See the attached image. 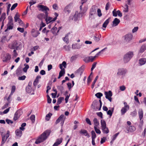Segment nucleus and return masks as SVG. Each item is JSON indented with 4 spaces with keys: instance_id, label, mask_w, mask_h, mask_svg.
<instances>
[{
    "instance_id": "obj_1",
    "label": "nucleus",
    "mask_w": 146,
    "mask_h": 146,
    "mask_svg": "<svg viewBox=\"0 0 146 146\" xmlns=\"http://www.w3.org/2000/svg\"><path fill=\"white\" fill-rule=\"evenodd\" d=\"M50 132L49 131H46L36 140L35 143L38 144L45 140L49 136Z\"/></svg>"
},
{
    "instance_id": "obj_2",
    "label": "nucleus",
    "mask_w": 146,
    "mask_h": 146,
    "mask_svg": "<svg viewBox=\"0 0 146 146\" xmlns=\"http://www.w3.org/2000/svg\"><path fill=\"white\" fill-rule=\"evenodd\" d=\"M8 47L11 49H16V50H21L22 48V44L20 42L14 40L12 43L9 44Z\"/></svg>"
},
{
    "instance_id": "obj_3",
    "label": "nucleus",
    "mask_w": 146,
    "mask_h": 146,
    "mask_svg": "<svg viewBox=\"0 0 146 146\" xmlns=\"http://www.w3.org/2000/svg\"><path fill=\"white\" fill-rule=\"evenodd\" d=\"M124 43L127 44L130 42L133 38V35L131 33H128L125 35L123 37Z\"/></svg>"
},
{
    "instance_id": "obj_4",
    "label": "nucleus",
    "mask_w": 146,
    "mask_h": 146,
    "mask_svg": "<svg viewBox=\"0 0 146 146\" xmlns=\"http://www.w3.org/2000/svg\"><path fill=\"white\" fill-rule=\"evenodd\" d=\"M133 55V52H129L127 53L124 57L123 60L125 63H127L131 58Z\"/></svg>"
},
{
    "instance_id": "obj_5",
    "label": "nucleus",
    "mask_w": 146,
    "mask_h": 146,
    "mask_svg": "<svg viewBox=\"0 0 146 146\" xmlns=\"http://www.w3.org/2000/svg\"><path fill=\"white\" fill-rule=\"evenodd\" d=\"M37 7L39 9V10L45 12L46 16H47L48 14L47 11L49 10V9L47 7L42 5H38Z\"/></svg>"
},
{
    "instance_id": "obj_6",
    "label": "nucleus",
    "mask_w": 146,
    "mask_h": 146,
    "mask_svg": "<svg viewBox=\"0 0 146 146\" xmlns=\"http://www.w3.org/2000/svg\"><path fill=\"white\" fill-rule=\"evenodd\" d=\"M99 101L100 103V106L99 108L97 107L99 105L98 102H94L92 104V108L95 110H101L102 105V102L100 100Z\"/></svg>"
},
{
    "instance_id": "obj_7",
    "label": "nucleus",
    "mask_w": 146,
    "mask_h": 146,
    "mask_svg": "<svg viewBox=\"0 0 146 146\" xmlns=\"http://www.w3.org/2000/svg\"><path fill=\"white\" fill-rule=\"evenodd\" d=\"M127 72V70L124 68H119L117 70V75L118 76H124Z\"/></svg>"
},
{
    "instance_id": "obj_8",
    "label": "nucleus",
    "mask_w": 146,
    "mask_h": 146,
    "mask_svg": "<svg viewBox=\"0 0 146 146\" xmlns=\"http://www.w3.org/2000/svg\"><path fill=\"white\" fill-rule=\"evenodd\" d=\"M11 58V55L8 53L4 55L2 57L3 61L4 62H9Z\"/></svg>"
},
{
    "instance_id": "obj_9",
    "label": "nucleus",
    "mask_w": 146,
    "mask_h": 146,
    "mask_svg": "<svg viewBox=\"0 0 146 146\" xmlns=\"http://www.w3.org/2000/svg\"><path fill=\"white\" fill-rule=\"evenodd\" d=\"M104 94L105 95L106 98L108 99L110 102L112 100L111 97L112 96V93L111 91L110 90L108 92H105Z\"/></svg>"
},
{
    "instance_id": "obj_10",
    "label": "nucleus",
    "mask_w": 146,
    "mask_h": 146,
    "mask_svg": "<svg viewBox=\"0 0 146 146\" xmlns=\"http://www.w3.org/2000/svg\"><path fill=\"white\" fill-rule=\"evenodd\" d=\"M81 17H82L80 14L78 13V12H75L74 15L71 16L70 17V18L72 20L76 21L78 19Z\"/></svg>"
},
{
    "instance_id": "obj_11",
    "label": "nucleus",
    "mask_w": 146,
    "mask_h": 146,
    "mask_svg": "<svg viewBox=\"0 0 146 146\" xmlns=\"http://www.w3.org/2000/svg\"><path fill=\"white\" fill-rule=\"evenodd\" d=\"M22 111L21 110H19L17 111L14 115V120L15 121L22 114Z\"/></svg>"
},
{
    "instance_id": "obj_12",
    "label": "nucleus",
    "mask_w": 146,
    "mask_h": 146,
    "mask_svg": "<svg viewBox=\"0 0 146 146\" xmlns=\"http://www.w3.org/2000/svg\"><path fill=\"white\" fill-rule=\"evenodd\" d=\"M13 20L12 18L10 19L8 21L7 25V29L11 30L13 29Z\"/></svg>"
},
{
    "instance_id": "obj_13",
    "label": "nucleus",
    "mask_w": 146,
    "mask_h": 146,
    "mask_svg": "<svg viewBox=\"0 0 146 146\" xmlns=\"http://www.w3.org/2000/svg\"><path fill=\"white\" fill-rule=\"evenodd\" d=\"M139 66H142L146 64V58H143L139 59Z\"/></svg>"
},
{
    "instance_id": "obj_14",
    "label": "nucleus",
    "mask_w": 146,
    "mask_h": 146,
    "mask_svg": "<svg viewBox=\"0 0 146 146\" xmlns=\"http://www.w3.org/2000/svg\"><path fill=\"white\" fill-rule=\"evenodd\" d=\"M80 12L79 13L81 17L84 16V14L86 13L87 10V8L86 7H84L83 9H82V5L80 6Z\"/></svg>"
},
{
    "instance_id": "obj_15",
    "label": "nucleus",
    "mask_w": 146,
    "mask_h": 146,
    "mask_svg": "<svg viewBox=\"0 0 146 146\" xmlns=\"http://www.w3.org/2000/svg\"><path fill=\"white\" fill-rule=\"evenodd\" d=\"M22 130L19 129H17L15 131L16 137L19 138L22 135Z\"/></svg>"
},
{
    "instance_id": "obj_16",
    "label": "nucleus",
    "mask_w": 146,
    "mask_h": 146,
    "mask_svg": "<svg viewBox=\"0 0 146 146\" xmlns=\"http://www.w3.org/2000/svg\"><path fill=\"white\" fill-rule=\"evenodd\" d=\"M120 22V20L117 18L114 19L113 21L112 22V27H115L117 26Z\"/></svg>"
},
{
    "instance_id": "obj_17",
    "label": "nucleus",
    "mask_w": 146,
    "mask_h": 146,
    "mask_svg": "<svg viewBox=\"0 0 146 146\" xmlns=\"http://www.w3.org/2000/svg\"><path fill=\"white\" fill-rule=\"evenodd\" d=\"M129 106H124L123 107L121 110V115H124L126 111L129 110Z\"/></svg>"
},
{
    "instance_id": "obj_18",
    "label": "nucleus",
    "mask_w": 146,
    "mask_h": 146,
    "mask_svg": "<svg viewBox=\"0 0 146 146\" xmlns=\"http://www.w3.org/2000/svg\"><path fill=\"white\" fill-rule=\"evenodd\" d=\"M31 84L32 83L31 82H29L28 86H27L26 88V91L28 93H31L32 92V89L31 86Z\"/></svg>"
},
{
    "instance_id": "obj_19",
    "label": "nucleus",
    "mask_w": 146,
    "mask_h": 146,
    "mask_svg": "<svg viewBox=\"0 0 146 146\" xmlns=\"http://www.w3.org/2000/svg\"><path fill=\"white\" fill-rule=\"evenodd\" d=\"M96 13V9L95 7H93L90 9V17H91V16L94 15Z\"/></svg>"
},
{
    "instance_id": "obj_20",
    "label": "nucleus",
    "mask_w": 146,
    "mask_h": 146,
    "mask_svg": "<svg viewBox=\"0 0 146 146\" xmlns=\"http://www.w3.org/2000/svg\"><path fill=\"white\" fill-rule=\"evenodd\" d=\"M31 33L32 36L34 37H36L40 34L39 32L37 30L33 29L32 30Z\"/></svg>"
},
{
    "instance_id": "obj_21",
    "label": "nucleus",
    "mask_w": 146,
    "mask_h": 146,
    "mask_svg": "<svg viewBox=\"0 0 146 146\" xmlns=\"http://www.w3.org/2000/svg\"><path fill=\"white\" fill-rule=\"evenodd\" d=\"M145 50H146V44H144L141 46L140 49L139 50L138 53H142Z\"/></svg>"
},
{
    "instance_id": "obj_22",
    "label": "nucleus",
    "mask_w": 146,
    "mask_h": 146,
    "mask_svg": "<svg viewBox=\"0 0 146 146\" xmlns=\"http://www.w3.org/2000/svg\"><path fill=\"white\" fill-rule=\"evenodd\" d=\"M80 133L81 134H83L85 136H87L88 138H89L90 137L89 134L86 130L82 129L80 131Z\"/></svg>"
},
{
    "instance_id": "obj_23",
    "label": "nucleus",
    "mask_w": 146,
    "mask_h": 146,
    "mask_svg": "<svg viewBox=\"0 0 146 146\" xmlns=\"http://www.w3.org/2000/svg\"><path fill=\"white\" fill-rule=\"evenodd\" d=\"M62 138H60L57 139L56 142L53 145V146H57L60 144L62 142Z\"/></svg>"
},
{
    "instance_id": "obj_24",
    "label": "nucleus",
    "mask_w": 146,
    "mask_h": 146,
    "mask_svg": "<svg viewBox=\"0 0 146 146\" xmlns=\"http://www.w3.org/2000/svg\"><path fill=\"white\" fill-rule=\"evenodd\" d=\"M93 56H90L86 57L84 59V61L86 62H92L94 60Z\"/></svg>"
},
{
    "instance_id": "obj_25",
    "label": "nucleus",
    "mask_w": 146,
    "mask_h": 146,
    "mask_svg": "<svg viewBox=\"0 0 146 146\" xmlns=\"http://www.w3.org/2000/svg\"><path fill=\"white\" fill-rule=\"evenodd\" d=\"M70 6L68 5L65 7L64 9V12L67 13H69L70 12Z\"/></svg>"
},
{
    "instance_id": "obj_26",
    "label": "nucleus",
    "mask_w": 146,
    "mask_h": 146,
    "mask_svg": "<svg viewBox=\"0 0 146 146\" xmlns=\"http://www.w3.org/2000/svg\"><path fill=\"white\" fill-rule=\"evenodd\" d=\"M138 114L140 119L141 120L143 116V111L142 109H140L139 110Z\"/></svg>"
},
{
    "instance_id": "obj_27",
    "label": "nucleus",
    "mask_w": 146,
    "mask_h": 146,
    "mask_svg": "<svg viewBox=\"0 0 146 146\" xmlns=\"http://www.w3.org/2000/svg\"><path fill=\"white\" fill-rule=\"evenodd\" d=\"M46 18H45V20L46 21V23L48 24L49 23H50L54 21H53V18L50 17H48V15L47 16H46Z\"/></svg>"
},
{
    "instance_id": "obj_28",
    "label": "nucleus",
    "mask_w": 146,
    "mask_h": 146,
    "mask_svg": "<svg viewBox=\"0 0 146 146\" xmlns=\"http://www.w3.org/2000/svg\"><path fill=\"white\" fill-rule=\"evenodd\" d=\"M101 125L102 129H103L106 127V122L104 120H101Z\"/></svg>"
},
{
    "instance_id": "obj_29",
    "label": "nucleus",
    "mask_w": 146,
    "mask_h": 146,
    "mask_svg": "<svg viewBox=\"0 0 146 146\" xmlns=\"http://www.w3.org/2000/svg\"><path fill=\"white\" fill-rule=\"evenodd\" d=\"M64 117V115L62 114L56 120L55 123L56 124L59 122L60 121H61L62 120Z\"/></svg>"
},
{
    "instance_id": "obj_30",
    "label": "nucleus",
    "mask_w": 146,
    "mask_h": 146,
    "mask_svg": "<svg viewBox=\"0 0 146 146\" xmlns=\"http://www.w3.org/2000/svg\"><path fill=\"white\" fill-rule=\"evenodd\" d=\"M64 67V68H66V62L64 61L62 63L59 65L60 68L62 70L63 69V67Z\"/></svg>"
},
{
    "instance_id": "obj_31",
    "label": "nucleus",
    "mask_w": 146,
    "mask_h": 146,
    "mask_svg": "<svg viewBox=\"0 0 146 146\" xmlns=\"http://www.w3.org/2000/svg\"><path fill=\"white\" fill-rule=\"evenodd\" d=\"M101 36L100 35H96L94 36V40L96 41H98L100 40Z\"/></svg>"
},
{
    "instance_id": "obj_32",
    "label": "nucleus",
    "mask_w": 146,
    "mask_h": 146,
    "mask_svg": "<svg viewBox=\"0 0 146 146\" xmlns=\"http://www.w3.org/2000/svg\"><path fill=\"white\" fill-rule=\"evenodd\" d=\"M83 71L82 69L81 68H80L76 71V73L77 75H80V76L83 73Z\"/></svg>"
},
{
    "instance_id": "obj_33",
    "label": "nucleus",
    "mask_w": 146,
    "mask_h": 146,
    "mask_svg": "<svg viewBox=\"0 0 146 146\" xmlns=\"http://www.w3.org/2000/svg\"><path fill=\"white\" fill-rule=\"evenodd\" d=\"M110 18H109L107 19L103 23L102 25V27L104 28H106L107 25L109 23V21Z\"/></svg>"
},
{
    "instance_id": "obj_34",
    "label": "nucleus",
    "mask_w": 146,
    "mask_h": 146,
    "mask_svg": "<svg viewBox=\"0 0 146 146\" xmlns=\"http://www.w3.org/2000/svg\"><path fill=\"white\" fill-rule=\"evenodd\" d=\"M135 128L133 126H129L128 129V131H129L133 132L135 130Z\"/></svg>"
},
{
    "instance_id": "obj_35",
    "label": "nucleus",
    "mask_w": 146,
    "mask_h": 146,
    "mask_svg": "<svg viewBox=\"0 0 146 146\" xmlns=\"http://www.w3.org/2000/svg\"><path fill=\"white\" fill-rule=\"evenodd\" d=\"M93 121L94 123V126L97 127L99 125V123L96 118H94Z\"/></svg>"
},
{
    "instance_id": "obj_36",
    "label": "nucleus",
    "mask_w": 146,
    "mask_h": 146,
    "mask_svg": "<svg viewBox=\"0 0 146 146\" xmlns=\"http://www.w3.org/2000/svg\"><path fill=\"white\" fill-rule=\"evenodd\" d=\"M51 31L54 34H57L58 33H57V28L56 27H54L52 28Z\"/></svg>"
},
{
    "instance_id": "obj_37",
    "label": "nucleus",
    "mask_w": 146,
    "mask_h": 146,
    "mask_svg": "<svg viewBox=\"0 0 146 146\" xmlns=\"http://www.w3.org/2000/svg\"><path fill=\"white\" fill-rule=\"evenodd\" d=\"M64 100V98L63 97H60L58 98L57 102L56 104L58 105L61 104L62 101Z\"/></svg>"
},
{
    "instance_id": "obj_38",
    "label": "nucleus",
    "mask_w": 146,
    "mask_h": 146,
    "mask_svg": "<svg viewBox=\"0 0 146 146\" xmlns=\"http://www.w3.org/2000/svg\"><path fill=\"white\" fill-rule=\"evenodd\" d=\"M6 14L5 13H3L1 15V17L0 18V22H3L4 20L5 19Z\"/></svg>"
},
{
    "instance_id": "obj_39",
    "label": "nucleus",
    "mask_w": 146,
    "mask_h": 146,
    "mask_svg": "<svg viewBox=\"0 0 146 146\" xmlns=\"http://www.w3.org/2000/svg\"><path fill=\"white\" fill-rule=\"evenodd\" d=\"M91 133L92 135V139H95V138L96 137V135L94 131H92L91 132Z\"/></svg>"
},
{
    "instance_id": "obj_40",
    "label": "nucleus",
    "mask_w": 146,
    "mask_h": 146,
    "mask_svg": "<svg viewBox=\"0 0 146 146\" xmlns=\"http://www.w3.org/2000/svg\"><path fill=\"white\" fill-rule=\"evenodd\" d=\"M15 21V22H17V21H20L21 22V20L20 19L19 17V16L16 14L14 17Z\"/></svg>"
},
{
    "instance_id": "obj_41",
    "label": "nucleus",
    "mask_w": 146,
    "mask_h": 146,
    "mask_svg": "<svg viewBox=\"0 0 146 146\" xmlns=\"http://www.w3.org/2000/svg\"><path fill=\"white\" fill-rule=\"evenodd\" d=\"M98 76H97L95 78V79H94V81L92 83V88H93L94 87V86L95 85V84L98 78Z\"/></svg>"
},
{
    "instance_id": "obj_42",
    "label": "nucleus",
    "mask_w": 146,
    "mask_h": 146,
    "mask_svg": "<svg viewBox=\"0 0 146 146\" xmlns=\"http://www.w3.org/2000/svg\"><path fill=\"white\" fill-rule=\"evenodd\" d=\"M7 138L5 137V136H4L2 137V141L1 142V146H2L3 144L5 143L6 141Z\"/></svg>"
},
{
    "instance_id": "obj_43",
    "label": "nucleus",
    "mask_w": 146,
    "mask_h": 146,
    "mask_svg": "<svg viewBox=\"0 0 146 146\" xmlns=\"http://www.w3.org/2000/svg\"><path fill=\"white\" fill-rule=\"evenodd\" d=\"M57 87L58 89L60 91L61 93H62L64 89V87L62 86H57Z\"/></svg>"
},
{
    "instance_id": "obj_44",
    "label": "nucleus",
    "mask_w": 146,
    "mask_h": 146,
    "mask_svg": "<svg viewBox=\"0 0 146 146\" xmlns=\"http://www.w3.org/2000/svg\"><path fill=\"white\" fill-rule=\"evenodd\" d=\"M128 7H129L127 5V4L125 5L124 7V9L123 10V11L124 12L127 13L128 11Z\"/></svg>"
},
{
    "instance_id": "obj_45",
    "label": "nucleus",
    "mask_w": 146,
    "mask_h": 146,
    "mask_svg": "<svg viewBox=\"0 0 146 146\" xmlns=\"http://www.w3.org/2000/svg\"><path fill=\"white\" fill-rule=\"evenodd\" d=\"M26 125V123H23L21 125V127H20L19 129L20 130H21L22 131H24L25 129V128L24 127H25Z\"/></svg>"
},
{
    "instance_id": "obj_46",
    "label": "nucleus",
    "mask_w": 146,
    "mask_h": 146,
    "mask_svg": "<svg viewBox=\"0 0 146 146\" xmlns=\"http://www.w3.org/2000/svg\"><path fill=\"white\" fill-rule=\"evenodd\" d=\"M95 95L97 98L100 99L101 97L102 96L103 94L101 93L98 92Z\"/></svg>"
},
{
    "instance_id": "obj_47",
    "label": "nucleus",
    "mask_w": 146,
    "mask_h": 146,
    "mask_svg": "<svg viewBox=\"0 0 146 146\" xmlns=\"http://www.w3.org/2000/svg\"><path fill=\"white\" fill-rule=\"evenodd\" d=\"M52 115V114L51 113H49L48 114H47L46 116L45 119L47 121H48L50 119V117Z\"/></svg>"
},
{
    "instance_id": "obj_48",
    "label": "nucleus",
    "mask_w": 146,
    "mask_h": 146,
    "mask_svg": "<svg viewBox=\"0 0 146 146\" xmlns=\"http://www.w3.org/2000/svg\"><path fill=\"white\" fill-rule=\"evenodd\" d=\"M102 131H103L104 133H105L106 134L108 133L109 132V130L108 127H106V128H105L104 129H102Z\"/></svg>"
},
{
    "instance_id": "obj_49",
    "label": "nucleus",
    "mask_w": 146,
    "mask_h": 146,
    "mask_svg": "<svg viewBox=\"0 0 146 146\" xmlns=\"http://www.w3.org/2000/svg\"><path fill=\"white\" fill-rule=\"evenodd\" d=\"M63 40L66 43L68 42V35H66V36L63 38Z\"/></svg>"
},
{
    "instance_id": "obj_50",
    "label": "nucleus",
    "mask_w": 146,
    "mask_h": 146,
    "mask_svg": "<svg viewBox=\"0 0 146 146\" xmlns=\"http://www.w3.org/2000/svg\"><path fill=\"white\" fill-rule=\"evenodd\" d=\"M94 129L96 133H97L100 134L101 133V131L100 130L97 128V127L94 126Z\"/></svg>"
},
{
    "instance_id": "obj_51",
    "label": "nucleus",
    "mask_w": 146,
    "mask_h": 146,
    "mask_svg": "<svg viewBox=\"0 0 146 146\" xmlns=\"http://www.w3.org/2000/svg\"><path fill=\"white\" fill-rule=\"evenodd\" d=\"M17 5L18 4L17 3H16L13 5L11 8V11L13 10L16 7Z\"/></svg>"
},
{
    "instance_id": "obj_52",
    "label": "nucleus",
    "mask_w": 146,
    "mask_h": 146,
    "mask_svg": "<svg viewBox=\"0 0 146 146\" xmlns=\"http://www.w3.org/2000/svg\"><path fill=\"white\" fill-rule=\"evenodd\" d=\"M97 13L99 17H100L102 16V14L101 13V10L100 9H97Z\"/></svg>"
},
{
    "instance_id": "obj_53",
    "label": "nucleus",
    "mask_w": 146,
    "mask_h": 146,
    "mask_svg": "<svg viewBox=\"0 0 146 146\" xmlns=\"http://www.w3.org/2000/svg\"><path fill=\"white\" fill-rule=\"evenodd\" d=\"M16 89L15 86H13L12 87L11 90V94H13L14 92H15Z\"/></svg>"
},
{
    "instance_id": "obj_54",
    "label": "nucleus",
    "mask_w": 146,
    "mask_h": 146,
    "mask_svg": "<svg viewBox=\"0 0 146 146\" xmlns=\"http://www.w3.org/2000/svg\"><path fill=\"white\" fill-rule=\"evenodd\" d=\"M79 44H73L72 45V48L74 49L76 48H80V46H79V47H77V46Z\"/></svg>"
},
{
    "instance_id": "obj_55",
    "label": "nucleus",
    "mask_w": 146,
    "mask_h": 146,
    "mask_svg": "<svg viewBox=\"0 0 146 146\" xmlns=\"http://www.w3.org/2000/svg\"><path fill=\"white\" fill-rule=\"evenodd\" d=\"M31 120L33 122H34L35 121V116L34 115H31L30 117Z\"/></svg>"
},
{
    "instance_id": "obj_56",
    "label": "nucleus",
    "mask_w": 146,
    "mask_h": 146,
    "mask_svg": "<svg viewBox=\"0 0 146 146\" xmlns=\"http://www.w3.org/2000/svg\"><path fill=\"white\" fill-rule=\"evenodd\" d=\"M119 133H117L116 134H115V135H113L112 137V139L114 141L116 139V137H117V136L118 135H119Z\"/></svg>"
},
{
    "instance_id": "obj_57",
    "label": "nucleus",
    "mask_w": 146,
    "mask_h": 146,
    "mask_svg": "<svg viewBox=\"0 0 146 146\" xmlns=\"http://www.w3.org/2000/svg\"><path fill=\"white\" fill-rule=\"evenodd\" d=\"M112 13L113 16L114 17H116L117 16V11H116V9H114V10L112 11Z\"/></svg>"
},
{
    "instance_id": "obj_58",
    "label": "nucleus",
    "mask_w": 146,
    "mask_h": 146,
    "mask_svg": "<svg viewBox=\"0 0 146 146\" xmlns=\"http://www.w3.org/2000/svg\"><path fill=\"white\" fill-rule=\"evenodd\" d=\"M65 73L64 69V68L61 70L60 71L59 73V74H60V75L62 76H63L64 74Z\"/></svg>"
},
{
    "instance_id": "obj_59",
    "label": "nucleus",
    "mask_w": 146,
    "mask_h": 146,
    "mask_svg": "<svg viewBox=\"0 0 146 146\" xmlns=\"http://www.w3.org/2000/svg\"><path fill=\"white\" fill-rule=\"evenodd\" d=\"M17 30L20 32L22 33H23L24 31V29L23 28L18 27L17 28Z\"/></svg>"
},
{
    "instance_id": "obj_60",
    "label": "nucleus",
    "mask_w": 146,
    "mask_h": 146,
    "mask_svg": "<svg viewBox=\"0 0 146 146\" xmlns=\"http://www.w3.org/2000/svg\"><path fill=\"white\" fill-rule=\"evenodd\" d=\"M86 123L90 125H92L91 123L90 119L88 118H87L86 119Z\"/></svg>"
},
{
    "instance_id": "obj_61",
    "label": "nucleus",
    "mask_w": 146,
    "mask_h": 146,
    "mask_svg": "<svg viewBox=\"0 0 146 146\" xmlns=\"http://www.w3.org/2000/svg\"><path fill=\"white\" fill-rule=\"evenodd\" d=\"M26 78V76L25 75H23L21 76H20L18 78V79L19 80H24Z\"/></svg>"
},
{
    "instance_id": "obj_62",
    "label": "nucleus",
    "mask_w": 146,
    "mask_h": 146,
    "mask_svg": "<svg viewBox=\"0 0 146 146\" xmlns=\"http://www.w3.org/2000/svg\"><path fill=\"white\" fill-rule=\"evenodd\" d=\"M113 110H109L107 112V114L111 116L112 114Z\"/></svg>"
},
{
    "instance_id": "obj_63",
    "label": "nucleus",
    "mask_w": 146,
    "mask_h": 146,
    "mask_svg": "<svg viewBox=\"0 0 146 146\" xmlns=\"http://www.w3.org/2000/svg\"><path fill=\"white\" fill-rule=\"evenodd\" d=\"M6 121L8 124H12L13 123V121L9 119H6Z\"/></svg>"
},
{
    "instance_id": "obj_64",
    "label": "nucleus",
    "mask_w": 146,
    "mask_h": 146,
    "mask_svg": "<svg viewBox=\"0 0 146 146\" xmlns=\"http://www.w3.org/2000/svg\"><path fill=\"white\" fill-rule=\"evenodd\" d=\"M119 89L121 91H124L125 90L126 88L124 86H122L120 87Z\"/></svg>"
}]
</instances>
